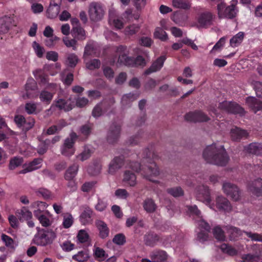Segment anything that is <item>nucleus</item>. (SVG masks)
<instances>
[{
    "label": "nucleus",
    "instance_id": "obj_50",
    "mask_svg": "<svg viewBox=\"0 0 262 262\" xmlns=\"http://www.w3.org/2000/svg\"><path fill=\"white\" fill-rule=\"evenodd\" d=\"M140 29L138 25L133 24L126 27L124 30L125 34L127 35L132 36L137 33Z\"/></svg>",
    "mask_w": 262,
    "mask_h": 262
},
{
    "label": "nucleus",
    "instance_id": "obj_9",
    "mask_svg": "<svg viewBox=\"0 0 262 262\" xmlns=\"http://www.w3.org/2000/svg\"><path fill=\"white\" fill-rule=\"evenodd\" d=\"M104 12L103 7L100 4L93 2L90 5L89 14L91 20L97 21L101 20Z\"/></svg>",
    "mask_w": 262,
    "mask_h": 262
},
{
    "label": "nucleus",
    "instance_id": "obj_42",
    "mask_svg": "<svg viewBox=\"0 0 262 262\" xmlns=\"http://www.w3.org/2000/svg\"><path fill=\"white\" fill-rule=\"evenodd\" d=\"M137 99V95L129 93L123 96L121 99L122 104L124 106H130L131 103Z\"/></svg>",
    "mask_w": 262,
    "mask_h": 262
},
{
    "label": "nucleus",
    "instance_id": "obj_6",
    "mask_svg": "<svg viewBox=\"0 0 262 262\" xmlns=\"http://www.w3.org/2000/svg\"><path fill=\"white\" fill-rule=\"evenodd\" d=\"M218 14L220 17L233 18L236 16L237 10L235 4H232L227 6L224 3H221L217 5Z\"/></svg>",
    "mask_w": 262,
    "mask_h": 262
},
{
    "label": "nucleus",
    "instance_id": "obj_57",
    "mask_svg": "<svg viewBox=\"0 0 262 262\" xmlns=\"http://www.w3.org/2000/svg\"><path fill=\"white\" fill-rule=\"evenodd\" d=\"M245 234L253 241L262 242V234L245 231Z\"/></svg>",
    "mask_w": 262,
    "mask_h": 262
},
{
    "label": "nucleus",
    "instance_id": "obj_30",
    "mask_svg": "<svg viewBox=\"0 0 262 262\" xmlns=\"http://www.w3.org/2000/svg\"><path fill=\"white\" fill-rule=\"evenodd\" d=\"M78 167V165L76 163H74L70 166L66 171L64 174L65 179L68 181L73 180L77 173Z\"/></svg>",
    "mask_w": 262,
    "mask_h": 262
},
{
    "label": "nucleus",
    "instance_id": "obj_3",
    "mask_svg": "<svg viewBox=\"0 0 262 262\" xmlns=\"http://www.w3.org/2000/svg\"><path fill=\"white\" fill-rule=\"evenodd\" d=\"M56 236V233L52 229L39 228L32 241L37 246H46L52 244Z\"/></svg>",
    "mask_w": 262,
    "mask_h": 262
},
{
    "label": "nucleus",
    "instance_id": "obj_16",
    "mask_svg": "<svg viewBox=\"0 0 262 262\" xmlns=\"http://www.w3.org/2000/svg\"><path fill=\"white\" fill-rule=\"evenodd\" d=\"M198 226L201 231L198 233L197 238L200 242L203 243L208 240V233L211 228L209 224L204 220H201L198 223Z\"/></svg>",
    "mask_w": 262,
    "mask_h": 262
},
{
    "label": "nucleus",
    "instance_id": "obj_31",
    "mask_svg": "<svg viewBox=\"0 0 262 262\" xmlns=\"http://www.w3.org/2000/svg\"><path fill=\"white\" fill-rule=\"evenodd\" d=\"M55 105L59 110H63L66 112H68L72 110L74 105L71 103L68 104L67 100L62 99L59 98L55 101Z\"/></svg>",
    "mask_w": 262,
    "mask_h": 262
},
{
    "label": "nucleus",
    "instance_id": "obj_46",
    "mask_svg": "<svg viewBox=\"0 0 262 262\" xmlns=\"http://www.w3.org/2000/svg\"><path fill=\"white\" fill-rule=\"evenodd\" d=\"M220 248L224 253L231 256L235 255L237 253V251L235 248L227 244H222Z\"/></svg>",
    "mask_w": 262,
    "mask_h": 262
},
{
    "label": "nucleus",
    "instance_id": "obj_26",
    "mask_svg": "<svg viewBox=\"0 0 262 262\" xmlns=\"http://www.w3.org/2000/svg\"><path fill=\"white\" fill-rule=\"evenodd\" d=\"M245 150L249 153L257 156L262 154V143L253 142L244 147Z\"/></svg>",
    "mask_w": 262,
    "mask_h": 262
},
{
    "label": "nucleus",
    "instance_id": "obj_61",
    "mask_svg": "<svg viewBox=\"0 0 262 262\" xmlns=\"http://www.w3.org/2000/svg\"><path fill=\"white\" fill-rule=\"evenodd\" d=\"M143 132L140 131L138 135L132 137L129 140V143L131 145H136L139 142L140 140L143 137Z\"/></svg>",
    "mask_w": 262,
    "mask_h": 262
},
{
    "label": "nucleus",
    "instance_id": "obj_43",
    "mask_svg": "<svg viewBox=\"0 0 262 262\" xmlns=\"http://www.w3.org/2000/svg\"><path fill=\"white\" fill-rule=\"evenodd\" d=\"M166 191L168 194L174 198L182 196L184 194V190L180 186L168 188Z\"/></svg>",
    "mask_w": 262,
    "mask_h": 262
},
{
    "label": "nucleus",
    "instance_id": "obj_33",
    "mask_svg": "<svg viewBox=\"0 0 262 262\" xmlns=\"http://www.w3.org/2000/svg\"><path fill=\"white\" fill-rule=\"evenodd\" d=\"M93 211L89 207H86L80 216V220L82 224L86 225L91 222Z\"/></svg>",
    "mask_w": 262,
    "mask_h": 262
},
{
    "label": "nucleus",
    "instance_id": "obj_29",
    "mask_svg": "<svg viewBox=\"0 0 262 262\" xmlns=\"http://www.w3.org/2000/svg\"><path fill=\"white\" fill-rule=\"evenodd\" d=\"M15 214L20 221L30 220L32 217V212L26 207L17 210Z\"/></svg>",
    "mask_w": 262,
    "mask_h": 262
},
{
    "label": "nucleus",
    "instance_id": "obj_45",
    "mask_svg": "<svg viewBox=\"0 0 262 262\" xmlns=\"http://www.w3.org/2000/svg\"><path fill=\"white\" fill-rule=\"evenodd\" d=\"M154 37L162 41H166L168 39V35L166 32L161 28L157 27L155 29L154 34Z\"/></svg>",
    "mask_w": 262,
    "mask_h": 262
},
{
    "label": "nucleus",
    "instance_id": "obj_7",
    "mask_svg": "<svg viewBox=\"0 0 262 262\" xmlns=\"http://www.w3.org/2000/svg\"><path fill=\"white\" fill-rule=\"evenodd\" d=\"M222 188L224 192L233 200L237 201L240 199L241 191L236 185L229 182H226L223 183Z\"/></svg>",
    "mask_w": 262,
    "mask_h": 262
},
{
    "label": "nucleus",
    "instance_id": "obj_23",
    "mask_svg": "<svg viewBox=\"0 0 262 262\" xmlns=\"http://www.w3.org/2000/svg\"><path fill=\"white\" fill-rule=\"evenodd\" d=\"M216 205L220 210L229 212L232 209V206L229 200L222 195L218 196L216 198Z\"/></svg>",
    "mask_w": 262,
    "mask_h": 262
},
{
    "label": "nucleus",
    "instance_id": "obj_55",
    "mask_svg": "<svg viewBox=\"0 0 262 262\" xmlns=\"http://www.w3.org/2000/svg\"><path fill=\"white\" fill-rule=\"evenodd\" d=\"M91 150L85 147L84 150L80 154L78 155L77 158L81 161H84L88 159L91 157Z\"/></svg>",
    "mask_w": 262,
    "mask_h": 262
},
{
    "label": "nucleus",
    "instance_id": "obj_52",
    "mask_svg": "<svg viewBox=\"0 0 262 262\" xmlns=\"http://www.w3.org/2000/svg\"><path fill=\"white\" fill-rule=\"evenodd\" d=\"M23 159L21 157H15L11 159L9 163V168L14 169L16 167L20 166L23 164Z\"/></svg>",
    "mask_w": 262,
    "mask_h": 262
},
{
    "label": "nucleus",
    "instance_id": "obj_35",
    "mask_svg": "<svg viewBox=\"0 0 262 262\" xmlns=\"http://www.w3.org/2000/svg\"><path fill=\"white\" fill-rule=\"evenodd\" d=\"M188 212L190 216H192L194 218H196L198 220V223L203 220L201 216V212L198 209L196 205H191L187 206Z\"/></svg>",
    "mask_w": 262,
    "mask_h": 262
},
{
    "label": "nucleus",
    "instance_id": "obj_11",
    "mask_svg": "<svg viewBox=\"0 0 262 262\" xmlns=\"http://www.w3.org/2000/svg\"><path fill=\"white\" fill-rule=\"evenodd\" d=\"M184 118L186 121L193 122H206L210 119L207 115L200 110L189 112L185 114Z\"/></svg>",
    "mask_w": 262,
    "mask_h": 262
},
{
    "label": "nucleus",
    "instance_id": "obj_59",
    "mask_svg": "<svg viewBox=\"0 0 262 262\" xmlns=\"http://www.w3.org/2000/svg\"><path fill=\"white\" fill-rule=\"evenodd\" d=\"M37 196H41L44 199H48L51 197V192L45 188H40L36 191Z\"/></svg>",
    "mask_w": 262,
    "mask_h": 262
},
{
    "label": "nucleus",
    "instance_id": "obj_37",
    "mask_svg": "<svg viewBox=\"0 0 262 262\" xmlns=\"http://www.w3.org/2000/svg\"><path fill=\"white\" fill-rule=\"evenodd\" d=\"M79 58L75 54L70 53L67 55L65 63L68 67L74 68L76 67Z\"/></svg>",
    "mask_w": 262,
    "mask_h": 262
},
{
    "label": "nucleus",
    "instance_id": "obj_20",
    "mask_svg": "<svg viewBox=\"0 0 262 262\" xmlns=\"http://www.w3.org/2000/svg\"><path fill=\"white\" fill-rule=\"evenodd\" d=\"M249 191L257 196H262V179L258 178L248 185Z\"/></svg>",
    "mask_w": 262,
    "mask_h": 262
},
{
    "label": "nucleus",
    "instance_id": "obj_63",
    "mask_svg": "<svg viewBox=\"0 0 262 262\" xmlns=\"http://www.w3.org/2000/svg\"><path fill=\"white\" fill-rule=\"evenodd\" d=\"M254 89L257 97L262 98V82L255 81L254 83Z\"/></svg>",
    "mask_w": 262,
    "mask_h": 262
},
{
    "label": "nucleus",
    "instance_id": "obj_19",
    "mask_svg": "<svg viewBox=\"0 0 262 262\" xmlns=\"http://www.w3.org/2000/svg\"><path fill=\"white\" fill-rule=\"evenodd\" d=\"M15 26L13 17L4 16L0 18V33L5 34L8 32L10 28Z\"/></svg>",
    "mask_w": 262,
    "mask_h": 262
},
{
    "label": "nucleus",
    "instance_id": "obj_53",
    "mask_svg": "<svg viewBox=\"0 0 262 262\" xmlns=\"http://www.w3.org/2000/svg\"><path fill=\"white\" fill-rule=\"evenodd\" d=\"M86 67L90 70L99 69L101 66V62L99 59H94L86 63Z\"/></svg>",
    "mask_w": 262,
    "mask_h": 262
},
{
    "label": "nucleus",
    "instance_id": "obj_21",
    "mask_svg": "<svg viewBox=\"0 0 262 262\" xmlns=\"http://www.w3.org/2000/svg\"><path fill=\"white\" fill-rule=\"evenodd\" d=\"M124 157L121 155L115 157L111 162L109 165L108 172L110 174H114L117 170L120 169L123 165Z\"/></svg>",
    "mask_w": 262,
    "mask_h": 262
},
{
    "label": "nucleus",
    "instance_id": "obj_4",
    "mask_svg": "<svg viewBox=\"0 0 262 262\" xmlns=\"http://www.w3.org/2000/svg\"><path fill=\"white\" fill-rule=\"evenodd\" d=\"M77 138L76 133L72 132L69 137L64 140L63 145L60 147L61 154L63 156L70 157L74 154L75 149L74 145Z\"/></svg>",
    "mask_w": 262,
    "mask_h": 262
},
{
    "label": "nucleus",
    "instance_id": "obj_39",
    "mask_svg": "<svg viewBox=\"0 0 262 262\" xmlns=\"http://www.w3.org/2000/svg\"><path fill=\"white\" fill-rule=\"evenodd\" d=\"M244 37V33L239 32L233 36L230 40V45L232 47H238L243 41Z\"/></svg>",
    "mask_w": 262,
    "mask_h": 262
},
{
    "label": "nucleus",
    "instance_id": "obj_5",
    "mask_svg": "<svg viewBox=\"0 0 262 262\" xmlns=\"http://www.w3.org/2000/svg\"><path fill=\"white\" fill-rule=\"evenodd\" d=\"M115 103V100L114 97L103 99L94 107L92 111V115L94 117L101 116L103 112H107L111 110Z\"/></svg>",
    "mask_w": 262,
    "mask_h": 262
},
{
    "label": "nucleus",
    "instance_id": "obj_2",
    "mask_svg": "<svg viewBox=\"0 0 262 262\" xmlns=\"http://www.w3.org/2000/svg\"><path fill=\"white\" fill-rule=\"evenodd\" d=\"M203 157L207 163L220 166H225L229 160L224 146L216 144L208 146L203 151Z\"/></svg>",
    "mask_w": 262,
    "mask_h": 262
},
{
    "label": "nucleus",
    "instance_id": "obj_32",
    "mask_svg": "<svg viewBox=\"0 0 262 262\" xmlns=\"http://www.w3.org/2000/svg\"><path fill=\"white\" fill-rule=\"evenodd\" d=\"M54 93L50 92L46 90L41 91L39 95L40 100L46 104H49L53 99Z\"/></svg>",
    "mask_w": 262,
    "mask_h": 262
},
{
    "label": "nucleus",
    "instance_id": "obj_27",
    "mask_svg": "<svg viewBox=\"0 0 262 262\" xmlns=\"http://www.w3.org/2000/svg\"><path fill=\"white\" fill-rule=\"evenodd\" d=\"M123 182L127 185L134 187L137 183V177L135 173L126 170L124 172Z\"/></svg>",
    "mask_w": 262,
    "mask_h": 262
},
{
    "label": "nucleus",
    "instance_id": "obj_34",
    "mask_svg": "<svg viewBox=\"0 0 262 262\" xmlns=\"http://www.w3.org/2000/svg\"><path fill=\"white\" fill-rule=\"evenodd\" d=\"M60 11V6L57 4H50L47 10L48 17L50 18H55Z\"/></svg>",
    "mask_w": 262,
    "mask_h": 262
},
{
    "label": "nucleus",
    "instance_id": "obj_24",
    "mask_svg": "<svg viewBox=\"0 0 262 262\" xmlns=\"http://www.w3.org/2000/svg\"><path fill=\"white\" fill-rule=\"evenodd\" d=\"M160 240V236L154 232H149L144 236L145 244L151 247L155 246Z\"/></svg>",
    "mask_w": 262,
    "mask_h": 262
},
{
    "label": "nucleus",
    "instance_id": "obj_17",
    "mask_svg": "<svg viewBox=\"0 0 262 262\" xmlns=\"http://www.w3.org/2000/svg\"><path fill=\"white\" fill-rule=\"evenodd\" d=\"M230 134L231 140L236 142H239L242 139H246L249 136V133L246 130L238 127L231 128Z\"/></svg>",
    "mask_w": 262,
    "mask_h": 262
},
{
    "label": "nucleus",
    "instance_id": "obj_49",
    "mask_svg": "<svg viewBox=\"0 0 262 262\" xmlns=\"http://www.w3.org/2000/svg\"><path fill=\"white\" fill-rule=\"evenodd\" d=\"M213 234L218 241H224L225 239L224 232L220 227H215L213 230Z\"/></svg>",
    "mask_w": 262,
    "mask_h": 262
},
{
    "label": "nucleus",
    "instance_id": "obj_8",
    "mask_svg": "<svg viewBox=\"0 0 262 262\" xmlns=\"http://www.w3.org/2000/svg\"><path fill=\"white\" fill-rule=\"evenodd\" d=\"M14 121L18 127L25 132L32 128L35 124V120L33 118L29 117L26 119L21 115H16L14 116Z\"/></svg>",
    "mask_w": 262,
    "mask_h": 262
},
{
    "label": "nucleus",
    "instance_id": "obj_18",
    "mask_svg": "<svg viewBox=\"0 0 262 262\" xmlns=\"http://www.w3.org/2000/svg\"><path fill=\"white\" fill-rule=\"evenodd\" d=\"M166 59V55H162L158 57L151 65V66L144 71V75H148L152 73L156 72L161 70Z\"/></svg>",
    "mask_w": 262,
    "mask_h": 262
},
{
    "label": "nucleus",
    "instance_id": "obj_28",
    "mask_svg": "<svg viewBox=\"0 0 262 262\" xmlns=\"http://www.w3.org/2000/svg\"><path fill=\"white\" fill-rule=\"evenodd\" d=\"M96 226L99 230V235L101 238L104 239L108 236L110 229L104 222L101 220H97L96 222Z\"/></svg>",
    "mask_w": 262,
    "mask_h": 262
},
{
    "label": "nucleus",
    "instance_id": "obj_58",
    "mask_svg": "<svg viewBox=\"0 0 262 262\" xmlns=\"http://www.w3.org/2000/svg\"><path fill=\"white\" fill-rule=\"evenodd\" d=\"M77 237L80 243H84L88 241L89 236L84 230H80L78 232Z\"/></svg>",
    "mask_w": 262,
    "mask_h": 262
},
{
    "label": "nucleus",
    "instance_id": "obj_48",
    "mask_svg": "<svg viewBox=\"0 0 262 262\" xmlns=\"http://www.w3.org/2000/svg\"><path fill=\"white\" fill-rule=\"evenodd\" d=\"M74 220L71 214L66 213L63 216L62 226L64 228H70L73 224Z\"/></svg>",
    "mask_w": 262,
    "mask_h": 262
},
{
    "label": "nucleus",
    "instance_id": "obj_12",
    "mask_svg": "<svg viewBox=\"0 0 262 262\" xmlns=\"http://www.w3.org/2000/svg\"><path fill=\"white\" fill-rule=\"evenodd\" d=\"M121 124L120 123L114 122L110 126L107 133V141L110 144L116 143L120 137Z\"/></svg>",
    "mask_w": 262,
    "mask_h": 262
},
{
    "label": "nucleus",
    "instance_id": "obj_40",
    "mask_svg": "<svg viewBox=\"0 0 262 262\" xmlns=\"http://www.w3.org/2000/svg\"><path fill=\"white\" fill-rule=\"evenodd\" d=\"M73 36L78 40H84L86 37L85 30L80 26L73 27Z\"/></svg>",
    "mask_w": 262,
    "mask_h": 262
},
{
    "label": "nucleus",
    "instance_id": "obj_41",
    "mask_svg": "<svg viewBox=\"0 0 262 262\" xmlns=\"http://www.w3.org/2000/svg\"><path fill=\"white\" fill-rule=\"evenodd\" d=\"M143 208L148 213L154 212L157 208L154 201L151 199H146L143 202Z\"/></svg>",
    "mask_w": 262,
    "mask_h": 262
},
{
    "label": "nucleus",
    "instance_id": "obj_54",
    "mask_svg": "<svg viewBox=\"0 0 262 262\" xmlns=\"http://www.w3.org/2000/svg\"><path fill=\"white\" fill-rule=\"evenodd\" d=\"M93 128V125L91 124H85L81 126L80 133L86 138L91 134Z\"/></svg>",
    "mask_w": 262,
    "mask_h": 262
},
{
    "label": "nucleus",
    "instance_id": "obj_64",
    "mask_svg": "<svg viewBox=\"0 0 262 262\" xmlns=\"http://www.w3.org/2000/svg\"><path fill=\"white\" fill-rule=\"evenodd\" d=\"M115 195L120 199H126L129 194L125 189H118L115 191Z\"/></svg>",
    "mask_w": 262,
    "mask_h": 262
},
{
    "label": "nucleus",
    "instance_id": "obj_56",
    "mask_svg": "<svg viewBox=\"0 0 262 262\" xmlns=\"http://www.w3.org/2000/svg\"><path fill=\"white\" fill-rule=\"evenodd\" d=\"M33 48L37 57L39 58L42 57L45 52L44 48L36 41L33 42Z\"/></svg>",
    "mask_w": 262,
    "mask_h": 262
},
{
    "label": "nucleus",
    "instance_id": "obj_10",
    "mask_svg": "<svg viewBox=\"0 0 262 262\" xmlns=\"http://www.w3.org/2000/svg\"><path fill=\"white\" fill-rule=\"evenodd\" d=\"M219 107L228 113L244 116L245 111L239 104L235 102L224 101L220 104Z\"/></svg>",
    "mask_w": 262,
    "mask_h": 262
},
{
    "label": "nucleus",
    "instance_id": "obj_22",
    "mask_svg": "<svg viewBox=\"0 0 262 262\" xmlns=\"http://www.w3.org/2000/svg\"><path fill=\"white\" fill-rule=\"evenodd\" d=\"M149 257L154 262H165L167 259L168 254L164 250L156 249L150 253Z\"/></svg>",
    "mask_w": 262,
    "mask_h": 262
},
{
    "label": "nucleus",
    "instance_id": "obj_1",
    "mask_svg": "<svg viewBox=\"0 0 262 262\" xmlns=\"http://www.w3.org/2000/svg\"><path fill=\"white\" fill-rule=\"evenodd\" d=\"M158 158V155L152 151V147L150 149L147 148L143 153V164L137 162H130L128 167L137 172H140L147 180L156 182L152 177H156L159 174V169L154 161Z\"/></svg>",
    "mask_w": 262,
    "mask_h": 262
},
{
    "label": "nucleus",
    "instance_id": "obj_25",
    "mask_svg": "<svg viewBox=\"0 0 262 262\" xmlns=\"http://www.w3.org/2000/svg\"><path fill=\"white\" fill-rule=\"evenodd\" d=\"M246 102L249 107L255 113L262 110V101L255 97H249L247 98Z\"/></svg>",
    "mask_w": 262,
    "mask_h": 262
},
{
    "label": "nucleus",
    "instance_id": "obj_14",
    "mask_svg": "<svg viewBox=\"0 0 262 262\" xmlns=\"http://www.w3.org/2000/svg\"><path fill=\"white\" fill-rule=\"evenodd\" d=\"M213 15L210 12L201 13L198 17V27L207 28L213 25Z\"/></svg>",
    "mask_w": 262,
    "mask_h": 262
},
{
    "label": "nucleus",
    "instance_id": "obj_38",
    "mask_svg": "<svg viewBox=\"0 0 262 262\" xmlns=\"http://www.w3.org/2000/svg\"><path fill=\"white\" fill-rule=\"evenodd\" d=\"M118 61L126 66L135 67L134 57L127 56L124 53L119 55Z\"/></svg>",
    "mask_w": 262,
    "mask_h": 262
},
{
    "label": "nucleus",
    "instance_id": "obj_51",
    "mask_svg": "<svg viewBox=\"0 0 262 262\" xmlns=\"http://www.w3.org/2000/svg\"><path fill=\"white\" fill-rule=\"evenodd\" d=\"M112 241L114 244L122 246L126 243V237L123 233H118L114 236Z\"/></svg>",
    "mask_w": 262,
    "mask_h": 262
},
{
    "label": "nucleus",
    "instance_id": "obj_62",
    "mask_svg": "<svg viewBox=\"0 0 262 262\" xmlns=\"http://www.w3.org/2000/svg\"><path fill=\"white\" fill-rule=\"evenodd\" d=\"M226 40V37L223 36L221 37L220 40L215 44L213 46V48L211 50V52H213V51H217L220 50L225 43Z\"/></svg>",
    "mask_w": 262,
    "mask_h": 262
},
{
    "label": "nucleus",
    "instance_id": "obj_36",
    "mask_svg": "<svg viewBox=\"0 0 262 262\" xmlns=\"http://www.w3.org/2000/svg\"><path fill=\"white\" fill-rule=\"evenodd\" d=\"M1 238L5 243V246L12 250H14L15 248L18 246L17 243L15 242L11 237L5 234H2Z\"/></svg>",
    "mask_w": 262,
    "mask_h": 262
},
{
    "label": "nucleus",
    "instance_id": "obj_44",
    "mask_svg": "<svg viewBox=\"0 0 262 262\" xmlns=\"http://www.w3.org/2000/svg\"><path fill=\"white\" fill-rule=\"evenodd\" d=\"M94 253L95 258L98 259L99 261H104L108 257L105 251L100 247H96L94 250Z\"/></svg>",
    "mask_w": 262,
    "mask_h": 262
},
{
    "label": "nucleus",
    "instance_id": "obj_60",
    "mask_svg": "<svg viewBox=\"0 0 262 262\" xmlns=\"http://www.w3.org/2000/svg\"><path fill=\"white\" fill-rule=\"evenodd\" d=\"M63 42L67 47H72L75 51L77 50V41L75 39H69L68 37H64Z\"/></svg>",
    "mask_w": 262,
    "mask_h": 262
},
{
    "label": "nucleus",
    "instance_id": "obj_47",
    "mask_svg": "<svg viewBox=\"0 0 262 262\" xmlns=\"http://www.w3.org/2000/svg\"><path fill=\"white\" fill-rule=\"evenodd\" d=\"M172 5L175 8L185 10L189 9L190 7L189 3L186 0H173Z\"/></svg>",
    "mask_w": 262,
    "mask_h": 262
},
{
    "label": "nucleus",
    "instance_id": "obj_15",
    "mask_svg": "<svg viewBox=\"0 0 262 262\" xmlns=\"http://www.w3.org/2000/svg\"><path fill=\"white\" fill-rule=\"evenodd\" d=\"M33 75L37 81L40 84H48V88L55 89L57 87L56 83H48L49 76L48 74L41 69L36 70L33 72Z\"/></svg>",
    "mask_w": 262,
    "mask_h": 262
},
{
    "label": "nucleus",
    "instance_id": "obj_13",
    "mask_svg": "<svg viewBox=\"0 0 262 262\" xmlns=\"http://www.w3.org/2000/svg\"><path fill=\"white\" fill-rule=\"evenodd\" d=\"M196 199L206 204H209L211 202L210 191L209 187L205 185L199 186L197 188Z\"/></svg>",
    "mask_w": 262,
    "mask_h": 262
}]
</instances>
